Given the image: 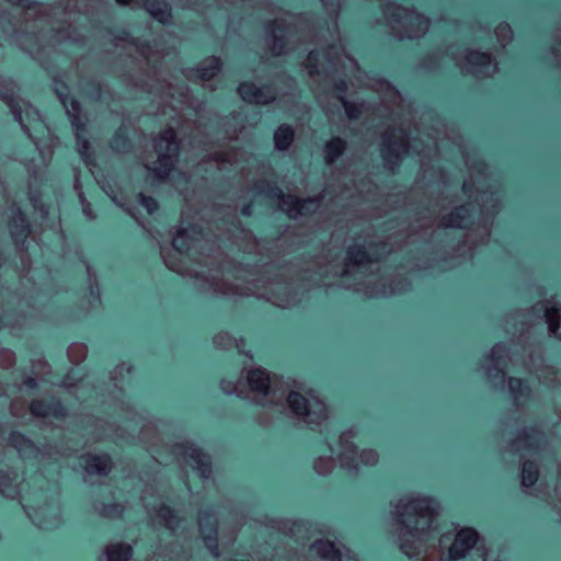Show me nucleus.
<instances>
[{
	"label": "nucleus",
	"instance_id": "f257e3e1",
	"mask_svg": "<svg viewBox=\"0 0 561 561\" xmlns=\"http://www.w3.org/2000/svg\"><path fill=\"white\" fill-rule=\"evenodd\" d=\"M437 561H486V549L476 528H454L443 534L428 557Z\"/></svg>",
	"mask_w": 561,
	"mask_h": 561
},
{
	"label": "nucleus",
	"instance_id": "f03ea898",
	"mask_svg": "<svg viewBox=\"0 0 561 561\" xmlns=\"http://www.w3.org/2000/svg\"><path fill=\"white\" fill-rule=\"evenodd\" d=\"M390 514L394 520L392 526H421L420 520H426L423 526H443L442 524H432L437 515L439 501L433 495H407L402 494L398 499L389 502ZM444 526H461L458 523L445 524Z\"/></svg>",
	"mask_w": 561,
	"mask_h": 561
},
{
	"label": "nucleus",
	"instance_id": "7ed1b4c3",
	"mask_svg": "<svg viewBox=\"0 0 561 561\" xmlns=\"http://www.w3.org/2000/svg\"><path fill=\"white\" fill-rule=\"evenodd\" d=\"M254 188L259 194L282 199L284 205L287 206V215L289 218H295L296 215L313 214L320 202L318 197L300 198L293 195H284L283 191L274 182L259 181L255 183Z\"/></svg>",
	"mask_w": 561,
	"mask_h": 561
},
{
	"label": "nucleus",
	"instance_id": "20e7f679",
	"mask_svg": "<svg viewBox=\"0 0 561 561\" xmlns=\"http://www.w3.org/2000/svg\"><path fill=\"white\" fill-rule=\"evenodd\" d=\"M432 538L431 528H401L399 534L400 549L409 558L426 553L427 561H434L428 558L432 552H427V542Z\"/></svg>",
	"mask_w": 561,
	"mask_h": 561
},
{
	"label": "nucleus",
	"instance_id": "39448f33",
	"mask_svg": "<svg viewBox=\"0 0 561 561\" xmlns=\"http://www.w3.org/2000/svg\"><path fill=\"white\" fill-rule=\"evenodd\" d=\"M408 137V134L402 128H391L390 131H387L383 135V145L381 147V158L385 162V165L390 170L394 171L396 168L399 167L402 157L399 147H404L405 141L404 138Z\"/></svg>",
	"mask_w": 561,
	"mask_h": 561
},
{
	"label": "nucleus",
	"instance_id": "423d86ee",
	"mask_svg": "<svg viewBox=\"0 0 561 561\" xmlns=\"http://www.w3.org/2000/svg\"><path fill=\"white\" fill-rule=\"evenodd\" d=\"M54 81L59 85L56 89L55 93L58 96L60 103L66 107H70L71 111H68V114L71 118V124L76 131H87V123L85 119L82 118V104L76 99L73 95L69 93V85L67 82L60 80L59 78H54Z\"/></svg>",
	"mask_w": 561,
	"mask_h": 561
},
{
	"label": "nucleus",
	"instance_id": "0eeeda50",
	"mask_svg": "<svg viewBox=\"0 0 561 561\" xmlns=\"http://www.w3.org/2000/svg\"><path fill=\"white\" fill-rule=\"evenodd\" d=\"M30 412L35 417L51 416L56 420H65L69 415V408L60 398L49 396L32 400Z\"/></svg>",
	"mask_w": 561,
	"mask_h": 561
},
{
	"label": "nucleus",
	"instance_id": "6e6552de",
	"mask_svg": "<svg viewBox=\"0 0 561 561\" xmlns=\"http://www.w3.org/2000/svg\"><path fill=\"white\" fill-rule=\"evenodd\" d=\"M173 451L187 457L196 467L202 477H207L211 471V458L203 448L192 442L178 443L173 445Z\"/></svg>",
	"mask_w": 561,
	"mask_h": 561
},
{
	"label": "nucleus",
	"instance_id": "1a4fd4ad",
	"mask_svg": "<svg viewBox=\"0 0 561 561\" xmlns=\"http://www.w3.org/2000/svg\"><path fill=\"white\" fill-rule=\"evenodd\" d=\"M310 550L328 561H358L348 548L337 547L330 540H317L311 545Z\"/></svg>",
	"mask_w": 561,
	"mask_h": 561
},
{
	"label": "nucleus",
	"instance_id": "9d476101",
	"mask_svg": "<svg viewBox=\"0 0 561 561\" xmlns=\"http://www.w3.org/2000/svg\"><path fill=\"white\" fill-rule=\"evenodd\" d=\"M79 463L90 474L107 477L113 469V460L107 453H85L79 457Z\"/></svg>",
	"mask_w": 561,
	"mask_h": 561
},
{
	"label": "nucleus",
	"instance_id": "9b49d317",
	"mask_svg": "<svg viewBox=\"0 0 561 561\" xmlns=\"http://www.w3.org/2000/svg\"><path fill=\"white\" fill-rule=\"evenodd\" d=\"M165 501L156 500L148 505V512L157 522L156 526H173L172 523L179 519V513L174 507V501L165 495ZM175 526H179L178 524Z\"/></svg>",
	"mask_w": 561,
	"mask_h": 561
},
{
	"label": "nucleus",
	"instance_id": "f8f14e48",
	"mask_svg": "<svg viewBox=\"0 0 561 561\" xmlns=\"http://www.w3.org/2000/svg\"><path fill=\"white\" fill-rule=\"evenodd\" d=\"M369 248L374 250L375 256H371L362 245L348 248L346 251L348 261L356 266H362L365 263L378 262L380 254L390 252L389 245L383 241L371 242Z\"/></svg>",
	"mask_w": 561,
	"mask_h": 561
},
{
	"label": "nucleus",
	"instance_id": "ddd939ff",
	"mask_svg": "<svg viewBox=\"0 0 561 561\" xmlns=\"http://www.w3.org/2000/svg\"><path fill=\"white\" fill-rule=\"evenodd\" d=\"M13 213L14 217L9 221L11 238L15 244H24L32 232L30 218L20 207H16Z\"/></svg>",
	"mask_w": 561,
	"mask_h": 561
},
{
	"label": "nucleus",
	"instance_id": "4468645a",
	"mask_svg": "<svg viewBox=\"0 0 561 561\" xmlns=\"http://www.w3.org/2000/svg\"><path fill=\"white\" fill-rule=\"evenodd\" d=\"M0 100L9 107L15 122L24 127L23 110L15 94L14 84L11 80L0 81Z\"/></svg>",
	"mask_w": 561,
	"mask_h": 561
},
{
	"label": "nucleus",
	"instance_id": "2eb2a0df",
	"mask_svg": "<svg viewBox=\"0 0 561 561\" xmlns=\"http://www.w3.org/2000/svg\"><path fill=\"white\" fill-rule=\"evenodd\" d=\"M146 11L160 24L172 25V7L167 0H144Z\"/></svg>",
	"mask_w": 561,
	"mask_h": 561
},
{
	"label": "nucleus",
	"instance_id": "dca6fc26",
	"mask_svg": "<svg viewBox=\"0 0 561 561\" xmlns=\"http://www.w3.org/2000/svg\"><path fill=\"white\" fill-rule=\"evenodd\" d=\"M247 379L249 387L253 392H257L263 396L270 394L272 379L270 373L266 369L262 367L251 368L248 371Z\"/></svg>",
	"mask_w": 561,
	"mask_h": 561
},
{
	"label": "nucleus",
	"instance_id": "f3484780",
	"mask_svg": "<svg viewBox=\"0 0 561 561\" xmlns=\"http://www.w3.org/2000/svg\"><path fill=\"white\" fill-rule=\"evenodd\" d=\"M471 222V208L467 204L455 208L443 219L444 226L455 228H467Z\"/></svg>",
	"mask_w": 561,
	"mask_h": 561
},
{
	"label": "nucleus",
	"instance_id": "a211bd4d",
	"mask_svg": "<svg viewBox=\"0 0 561 561\" xmlns=\"http://www.w3.org/2000/svg\"><path fill=\"white\" fill-rule=\"evenodd\" d=\"M287 403L291 412L298 417H307L311 413L309 400L298 391H289Z\"/></svg>",
	"mask_w": 561,
	"mask_h": 561
},
{
	"label": "nucleus",
	"instance_id": "6ab92c4d",
	"mask_svg": "<svg viewBox=\"0 0 561 561\" xmlns=\"http://www.w3.org/2000/svg\"><path fill=\"white\" fill-rule=\"evenodd\" d=\"M295 140V129L287 123L280 124L274 133V145L279 151H287Z\"/></svg>",
	"mask_w": 561,
	"mask_h": 561
},
{
	"label": "nucleus",
	"instance_id": "aec40b11",
	"mask_svg": "<svg viewBox=\"0 0 561 561\" xmlns=\"http://www.w3.org/2000/svg\"><path fill=\"white\" fill-rule=\"evenodd\" d=\"M347 142L342 137H332L323 148L324 161L327 164L334 163L346 150Z\"/></svg>",
	"mask_w": 561,
	"mask_h": 561
},
{
	"label": "nucleus",
	"instance_id": "412c9836",
	"mask_svg": "<svg viewBox=\"0 0 561 561\" xmlns=\"http://www.w3.org/2000/svg\"><path fill=\"white\" fill-rule=\"evenodd\" d=\"M207 66H199L192 70L195 77L201 81H210L221 70L222 62L219 57L210 56L207 58Z\"/></svg>",
	"mask_w": 561,
	"mask_h": 561
},
{
	"label": "nucleus",
	"instance_id": "4be33fe9",
	"mask_svg": "<svg viewBox=\"0 0 561 561\" xmlns=\"http://www.w3.org/2000/svg\"><path fill=\"white\" fill-rule=\"evenodd\" d=\"M158 163L159 165L157 168L150 169V171L154 181L158 183H163L170 178V174L175 171L176 168L171 159V156L165 153H159Z\"/></svg>",
	"mask_w": 561,
	"mask_h": 561
},
{
	"label": "nucleus",
	"instance_id": "5701e85b",
	"mask_svg": "<svg viewBox=\"0 0 561 561\" xmlns=\"http://www.w3.org/2000/svg\"><path fill=\"white\" fill-rule=\"evenodd\" d=\"M110 147L116 152H127L133 148V140L129 137L128 129L119 126L111 136Z\"/></svg>",
	"mask_w": 561,
	"mask_h": 561
},
{
	"label": "nucleus",
	"instance_id": "b1692460",
	"mask_svg": "<svg viewBox=\"0 0 561 561\" xmlns=\"http://www.w3.org/2000/svg\"><path fill=\"white\" fill-rule=\"evenodd\" d=\"M133 549L130 545L123 542H111L105 547L106 561H128Z\"/></svg>",
	"mask_w": 561,
	"mask_h": 561
},
{
	"label": "nucleus",
	"instance_id": "393cba45",
	"mask_svg": "<svg viewBox=\"0 0 561 561\" xmlns=\"http://www.w3.org/2000/svg\"><path fill=\"white\" fill-rule=\"evenodd\" d=\"M262 90L252 81L241 82L238 88V93L241 99L248 104H261L262 102Z\"/></svg>",
	"mask_w": 561,
	"mask_h": 561
},
{
	"label": "nucleus",
	"instance_id": "a878e982",
	"mask_svg": "<svg viewBox=\"0 0 561 561\" xmlns=\"http://www.w3.org/2000/svg\"><path fill=\"white\" fill-rule=\"evenodd\" d=\"M508 389L517 404L519 403V399H527L531 394L529 382L523 378L511 377L508 379Z\"/></svg>",
	"mask_w": 561,
	"mask_h": 561
},
{
	"label": "nucleus",
	"instance_id": "bb28decb",
	"mask_svg": "<svg viewBox=\"0 0 561 561\" xmlns=\"http://www.w3.org/2000/svg\"><path fill=\"white\" fill-rule=\"evenodd\" d=\"M85 131H77L76 139L78 145V152L82 161L88 165L95 164V151L92 148L90 140L83 135Z\"/></svg>",
	"mask_w": 561,
	"mask_h": 561
},
{
	"label": "nucleus",
	"instance_id": "cd10ccee",
	"mask_svg": "<svg viewBox=\"0 0 561 561\" xmlns=\"http://www.w3.org/2000/svg\"><path fill=\"white\" fill-rule=\"evenodd\" d=\"M539 467L533 460H526L522 469V484L526 488H531L539 480Z\"/></svg>",
	"mask_w": 561,
	"mask_h": 561
},
{
	"label": "nucleus",
	"instance_id": "c85d7f7f",
	"mask_svg": "<svg viewBox=\"0 0 561 561\" xmlns=\"http://www.w3.org/2000/svg\"><path fill=\"white\" fill-rule=\"evenodd\" d=\"M561 308L558 305L546 306L545 318L548 324L549 332L558 335L560 331V314Z\"/></svg>",
	"mask_w": 561,
	"mask_h": 561
},
{
	"label": "nucleus",
	"instance_id": "c756f323",
	"mask_svg": "<svg viewBox=\"0 0 561 561\" xmlns=\"http://www.w3.org/2000/svg\"><path fill=\"white\" fill-rule=\"evenodd\" d=\"M202 529V536L203 540L205 542V546L210 551V553L214 557H218L220 554L218 550V528H201Z\"/></svg>",
	"mask_w": 561,
	"mask_h": 561
},
{
	"label": "nucleus",
	"instance_id": "7c9ffc66",
	"mask_svg": "<svg viewBox=\"0 0 561 561\" xmlns=\"http://www.w3.org/2000/svg\"><path fill=\"white\" fill-rule=\"evenodd\" d=\"M115 36L119 41L128 42L136 46L138 49L140 48H150V42L149 41H140L139 38L133 37L131 34L125 30V28H108L110 33H114Z\"/></svg>",
	"mask_w": 561,
	"mask_h": 561
},
{
	"label": "nucleus",
	"instance_id": "2f4dec72",
	"mask_svg": "<svg viewBox=\"0 0 561 561\" xmlns=\"http://www.w3.org/2000/svg\"><path fill=\"white\" fill-rule=\"evenodd\" d=\"M466 60L469 65L480 68H488L492 64V57L489 53L480 50H471Z\"/></svg>",
	"mask_w": 561,
	"mask_h": 561
},
{
	"label": "nucleus",
	"instance_id": "473e14b6",
	"mask_svg": "<svg viewBox=\"0 0 561 561\" xmlns=\"http://www.w3.org/2000/svg\"><path fill=\"white\" fill-rule=\"evenodd\" d=\"M9 443L18 450L31 449L34 443L25 434L19 431H12L9 435Z\"/></svg>",
	"mask_w": 561,
	"mask_h": 561
},
{
	"label": "nucleus",
	"instance_id": "72a5a7b5",
	"mask_svg": "<svg viewBox=\"0 0 561 561\" xmlns=\"http://www.w3.org/2000/svg\"><path fill=\"white\" fill-rule=\"evenodd\" d=\"M137 201H138L139 205L142 206L149 215H153L159 209V203L152 196H148L142 193H139L137 195Z\"/></svg>",
	"mask_w": 561,
	"mask_h": 561
},
{
	"label": "nucleus",
	"instance_id": "f704fd0d",
	"mask_svg": "<svg viewBox=\"0 0 561 561\" xmlns=\"http://www.w3.org/2000/svg\"><path fill=\"white\" fill-rule=\"evenodd\" d=\"M538 434H541V432L536 426L531 425V426H528L525 431H523L519 434V438L525 440L527 446L533 449V448L537 447L536 436Z\"/></svg>",
	"mask_w": 561,
	"mask_h": 561
},
{
	"label": "nucleus",
	"instance_id": "c9c22d12",
	"mask_svg": "<svg viewBox=\"0 0 561 561\" xmlns=\"http://www.w3.org/2000/svg\"><path fill=\"white\" fill-rule=\"evenodd\" d=\"M341 103L345 110V113L350 119H357L362 114V105L347 101L345 98H341Z\"/></svg>",
	"mask_w": 561,
	"mask_h": 561
},
{
	"label": "nucleus",
	"instance_id": "e433bc0d",
	"mask_svg": "<svg viewBox=\"0 0 561 561\" xmlns=\"http://www.w3.org/2000/svg\"><path fill=\"white\" fill-rule=\"evenodd\" d=\"M264 28L266 31V33H275V32H278L280 34H286L288 32V25L285 21L283 20H271V21H267L264 25Z\"/></svg>",
	"mask_w": 561,
	"mask_h": 561
},
{
	"label": "nucleus",
	"instance_id": "4c0bfd02",
	"mask_svg": "<svg viewBox=\"0 0 561 561\" xmlns=\"http://www.w3.org/2000/svg\"><path fill=\"white\" fill-rule=\"evenodd\" d=\"M348 90L347 80L340 78L333 81L332 84V94L341 101V98H345V94Z\"/></svg>",
	"mask_w": 561,
	"mask_h": 561
},
{
	"label": "nucleus",
	"instance_id": "58836bf2",
	"mask_svg": "<svg viewBox=\"0 0 561 561\" xmlns=\"http://www.w3.org/2000/svg\"><path fill=\"white\" fill-rule=\"evenodd\" d=\"M186 236L185 229H179L176 231V238H174L172 245L179 253H186L190 249V245L186 241L181 240L180 238Z\"/></svg>",
	"mask_w": 561,
	"mask_h": 561
},
{
	"label": "nucleus",
	"instance_id": "ea45409f",
	"mask_svg": "<svg viewBox=\"0 0 561 561\" xmlns=\"http://www.w3.org/2000/svg\"><path fill=\"white\" fill-rule=\"evenodd\" d=\"M197 513L202 518H206L211 515L214 511V504L207 499H203L196 502Z\"/></svg>",
	"mask_w": 561,
	"mask_h": 561
},
{
	"label": "nucleus",
	"instance_id": "a19ab883",
	"mask_svg": "<svg viewBox=\"0 0 561 561\" xmlns=\"http://www.w3.org/2000/svg\"><path fill=\"white\" fill-rule=\"evenodd\" d=\"M321 51L312 49L307 55V67L310 69V73H318V64Z\"/></svg>",
	"mask_w": 561,
	"mask_h": 561
},
{
	"label": "nucleus",
	"instance_id": "79ce46f5",
	"mask_svg": "<svg viewBox=\"0 0 561 561\" xmlns=\"http://www.w3.org/2000/svg\"><path fill=\"white\" fill-rule=\"evenodd\" d=\"M169 137H161L162 140L168 142L167 149L172 153V156L179 154V141L172 129L168 130Z\"/></svg>",
	"mask_w": 561,
	"mask_h": 561
},
{
	"label": "nucleus",
	"instance_id": "37998d69",
	"mask_svg": "<svg viewBox=\"0 0 561 561\" xmlns=\"http://www.w3.org/2000/svg\"><path fill=\"white\" fill-rule=\"evenodd\" d=\"M259 90L263 91L261 104H268L275 100V89L272 84L265 83L262 87H259Z\"/></svg>",
	"mask_w": 561,
	"mask_h": 561
},
{
	"label": "nucleus",
	"instance_id": "c03bdc74",
	"mask_svg": "<svg viewBox=\"0 0 561 561\" xmlns=\"http://www.w3.org/2000/svg\"><path fill=\"white\" fill-rule=\"evenodd\" d=\"M402 8L400 5H394L392 3H388L386 5V11L389 12V16L391 18L392 21L394 22H400L401 20V14H400V10Z\"/></svg>",
	"mask_w": 561,
	"mask_h": 561
},
{
	"label": "nucleus",
	"instance_id": "a18cd8bd",
	"mask_svg": "<svg viewBox=\"0 0 561 561\" xmlns=\"http://www.w3.org/2000/svg\"><path fill=\"white\" fill-rule=\"evenodd\" d=\"M504 351V347L502 345H499L496 344L495 346H493L492 348V360L499 363V364H503L505 365V360L503 359V357L501 356V353Z\"/></svg>",
	"mask_w": 561,
	"mask_h": 561
},
{
	"label": "nucleus",
	"instance_id": "49530a36",
	"mask_svg": "<svg viewBox=\"0 0 561 561\" xmlns=\"http://www.w3.org/2000/svg\"><path fill=\"white\" fill-rule=\"evenodd\" d=\"M427 19L420 12L413 11L411 13V24L420 26L421 24H427Z\"/></svg>",
	"mask_w": 561,
	"mask_h": 561
},
{
	"label": "nucleus",
	"instance_id": "de8ad7c7",
	"mask_svg": "<svg viewBox=\"0 0 561 561\" xmlns=\"http://www.w3.org/2000/svg\"><path fill=\"white\" fill-rule=\"evenodd\" d=\"M23 385L31 390H35L38 388V383L35 377L26 376L23 378Z\"/></svg>",
	"mask_w": 561,
	"mask_h": 561
},
{
	"label": "nucleus",
	"instance_id": "09e8293b",
	"mask_svg": "<svg viewBox=\"0 0 561 561\" xmlns=\"http://www.w3.org/2000/svg\"><path fill=\"white\" fill-rule=\"evenodd\" d=\"M273 39H274V47L278 48L279 50L284 49L285 46L287 45V38L283 35L278 36V35H273Z\"/></svg>",
	"mask_w": 561,
	"mask_h": 561
},
{
	"label": "nucleus",
	"instance_id": "8fccbe9b",
	"mask_svg": "<svg viewBox=\"0 0 561 561\" xmlns=\"http://www.w3.org/2000/svg\"><path fill=\"white\" fill-rule=\"evenodd\" d=\"M187 229L195 236L203 234V227L198 224L192 222L187 226Z\"/></svg>",
	"mask_w": 561,
	"mask_h": 561
},
{
	"label": "nucleus",
	"instance_id": "3c124183",
	"mask_svg": "<svg viewBox=\"0 0 561 561\" xmlns=\"http://www.w3.org/2000/svg\"><path fill=\"white\" fill-rule=\"evenodd\" d=\"M252 211H253L252 203H248V204L243 205L241 208V215L244 217H250L252 215Z\"/></svg>",
	"mask_w": 561,
	"mask_h": 561
},
{
	"label": "nucleus",
	"instance_id": "603ef678",
	"mask_svg": "<svg viewBox=\"0 0 561 561\" xmlns=\"http://www.w3.org/2000/svg\"><path fill=\"white\" fill-rule=\"evenodd\" d=\"M284 526H287V525L285 524ZM288 526L296 527V526H327V525L320 524V523H304V522L298 520V522H293Z\"/></svg>",
	"mask_w": 561,
	"mask_h": 561
},
{
	"label": "nucleus",
	"instance_id": "864d4df0",
	"mask_svg": "<svg viewBox=\"0 0 561 561\" xmlns=\"http://www.w3.org/2000/svg\"><path fill=\"white\" fill-rule=\"evenodd\" d=\"M11 482V478L10 476L4 472V471H0V485H9Z\"/></svg>",
	"mask_w": 561,
	"mask_h": 561
},
{
	"label": "nucleus",
	"instance_id": "5fc2aeb1",
	"mask_svg": "<svg viewBox=\"0 0 561 561\" xmlns=\"http://www.w3.org/2000/svg\"><path fill=\"white\" fill-rule=\"evenodd\" d=\"M89 85H90L91 92L96 93V94L101 93L102 85L99 82H91Z\"/></svg>",
	"mask_w": 561,
	"mask_h": 561
},
{
	"label": "nucleus",
	"instance_id": "6e6d98bb",
	"mask_svg": "<svg viewBox=\"0 0 561 561\" xmlns=\"http://www.w3.org/2000/svg\"><path fill=\"white\" fill-rule=\"evenodd\" d=\"M486 164L484 161L480 160L476 163V168L479 172H482L485 169Z\"/></svg>",
	"mask_w": 561,
	"mask_h": 561
},
{
	"label": "nucleus",
	"instance_id": "4d7b16f0",
	"mask_svg": "<svg viewBox=\"0 0 561 561\" xmlns=\"http://www.w3.org/2000/svg\"><path fill=\"white\" fill-rule=\"evenodd\" d=\"M90 294L94 297H99V287L95 285V286H91L90 287Z\"/></svg>",
	"mask_w": 561,
	"mask_h": 561
},
{
	"label": "nucleus",
	"instance_id": "13d9d810",
	"mask_svg": "<svg viewBox=\"0 0 561 561\" xmlns=\"http://www.w3.org/2000/svg\"><path fill=\"white\" fill-rule=\"evenodd\" d=\"M471 190H472V185H471L470 183L465 182V183H463V185H462V191H463L465 193H468V192H470Z\"/></svg>",
	"mask_w": 561,
	"mask_h": 561
},
{
	"label": "nucleus",
	"instance_id": "bf43d9fd",
	"mask_svg": "<svg viewBox=\"0 0 561 561\" xmlns=\"http://www.w3.org/2000/svg\"><path fill=\"white\" fill-rule=\"evenodd\" d=\"M225 221H226V222H228V220H225ZM229 224H230L232 227H234V228H239V227H240V225H241V222H240L239 220H236V219H233V220L229 221Z\"/></svg>",
	"mask_w": 561,
	"mask_h": 561
},
{
	"label": "nucleus",
	"instance_id": "052dcab7",
	"mask_svg": "<svg viewBox=\"0 0 561 561\" xmlns=\"http://www.w3.org/2000/svg\"><path fill=\"white\" fill-rule=\"evenodd\" d=\"M495 370H496L495 376L504 377V375H505V370H504V368H497V367H496V368H495Z\"/></svg>",
	"mask_w": 561,
	"mask_h": 561
},
{
	"label": "nucleus",
	"instance_id": "680f3d73",
	"mask_svg": "<svg viewBox=\"0 0 561 561\" xmlns=\"http://www.w3.org/2000/svg\"><path fill=\"white\" fill-rule=\"evenodd\" d=\"M116 2L121 5H128L131 2V0H116Z\"/></svg>",
	"mask_w": 561,
	"mask_h": 561
},
{
	"label": "nucleus",
	"instance_id": "e2e57ef3",
	"mask_svg": "<svg viewBox=\"0 0 561 561\" xmlns=\"http://www.w3.org/2000/svg\"><path fill=\"white\" fill-rule=\"evenodd\" d=\"M82 526H91V527H94V526H102L101 524L99 523H85L83 524Z\"/></svg>",
	"mask_w": 561,
	"mask_h": 561
},
{
	"label": "nucleus",
	"instance_id": "0e129e2a",
	"mask_svg": "<svg viewBox=\"0 0 561 561\" xmlns=\"http://www.w3.org/2000/svg\"><path fill=\"white\" fill-rule=\"evenodd\" d=\"M3 262H4V255H3V253L0 252V270L3 266Z\"/></svg>",
	"mask_w": 561,
	"mask_h": 561
},
{
	"label": "nucleus",
	"instance_id": "69168bd1",
	"mask_svg": "<svg viewBox=\"0 0 561 561\" xmlns=\"http://www.w3.org/2000/svg\"><path fill=\"white\" fill-rule=\"evenodd\" d=\"M106 507H108V508H116L117 504L116 503H111V504H107Z\"/></svg>",
	"mask_w": 561,
	"mask_h": 561
},
{
	"label": "nucleus",
	"instance_id": "338daca9",
	"mask_svg": "<svg viewBox=\"0 0 561 561\" xmlns=\"http://www.w3.org/2000/svg\"><path fill=\"white\" fill-rule=\"evenodd\" d=\"M207 526H216V527H219V523H215V524H208Z\"/></svg>",
	"mask_w": 561,
	"mask_h": 561
},
{
	"label": "nucleus",
	"instance_id": "774afa93",
	"mask_svg": "<svg viewBox=\"0 0 561 561\" xmlns=\"http://www.w3.org/2000/svg\"><path fill=\"white\" fill-rule=\"evenodd\" d=\"M553 526H561V522H557Z\"/></svg>",
	"mask_w": 561,
	"mask_h": 561
}]
</instances>
